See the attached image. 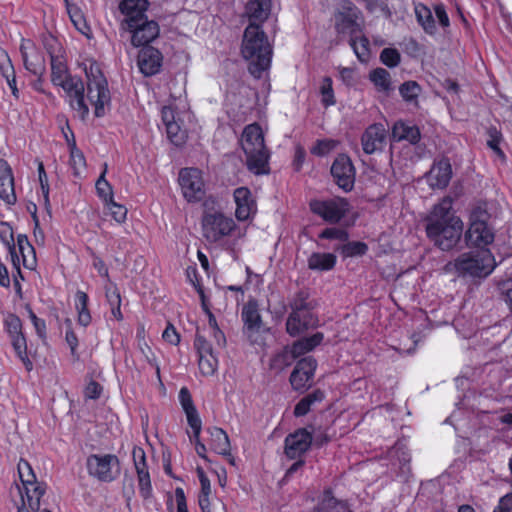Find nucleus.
Listing matches in <instances>:
<instances>
[{
    "mask_svg": "<svg viewBox=\"0 0 512 512\" xmlns=\"http://www.w3.org/2000/svg\"><path fill=\"white\" fill-rule=\"evenodd\" d=\"M463 223L452 211V200L444 198L427 219L428 238L443 251L454 248L461 239Z\"/></svg>",
    "mask_w": 512,
    "mask_h": 512,
    "instance_id": "f257e3e1",
    "label": "nucleus"
},
{
    "mask_svg": "<svg viewBox=\"0 0 512 512\" xmlns=\"http://www.w3.org/2000/svg\"><path fill=\"white\" fill-rule=\"evenodd\" d=\"M241 52L249 61L248 70L255 78H260L262 73L270 67L272 47L262 28L246 27Z\"/></svg>",
    "mask_w": 512,
    "mask_h": 512,
    "instance_id": "f03ea898",
    "label": "nucleus"
},
{
    "mask_svg": "<svg viewBox=\"0 0 512 512\" xmlns=\"http://www.w3.org/2000/svg\"><path fill=\"white\" fill-rule=\"evenodd\" d=\"M241 147L251 172L258 175L268 173L269 153L264 144L262 129L258 124L245 127L241 137Z\"/></svg>",
    "mask_w": 512,
    "mask_h": 512,
    "instance_id": "7ed1b4c3",
    "label": "nucleus"
},
{
    "mask_svg": "<svg viewBox=\"0 0 512 512\" xmlns=\"http://www.w3.org/2000/svg\"><path fill=\"white\" fill-rule=\"evenodd\" d=\"M495 267L496 263L490 250L482 249L459 255L453 262L447 263L445 269L448 272L455 270L462 277L485 278Z\"/></svg>",
    "mask_w": 512,
    "mask_h": 512,
    "instance_id": "20e7f679",
    "label": "nucleus"
},
{
    "mask_svg": "<svg viewBox=\"0 0 512 512\" xmlns=\"http://www.w3.org/2000/svg\"><path fill=\"white\" fill-rule=\"evenodd\" d=\"M490 214L482 205L475 206L470 213V226L465 234L468 245L484 248L495 239L494 228L489 224Z\"/></svg>",
    "mask_w": 512,
    "mask_h": 512,
    "instance_id": "39448f33",
    "label": "nucleus"
},
{
    "mask_svg": "<svg viewBox=\"0 0 512 512\" xmlns=\"http://www.w3.org/2000/svg\"><path fill=\"white\" fill-rule=\"evenodd\" d=\"M87 77V98L94 106V114L96 117L105 115V106L110 104V91L108 83L102 71L96 63H91L85 69Z\"/></svg>",
    "mask_w": 512,
    "mask_h": 512,
    "instance_id": "423d86ee",
    "label": "nucleus"
},
{
    "mask_svg": "<svg viewBox=\"0 0 512 512\" xmlns=\"http://www.w3.org/2000/svg\"><path fill=\"white\" fill-rule=\"evenodd\" d=\"M361 11L350 0H341L338 8L334 12L335 30L339 35L361 34Z\"/></svg>",
    "mask_w": 512,
    "mask_h": 512,
    "instance_id": "0eeeda50",
    "label": "nucleus"
},
{
    "mask_svg": "<svg viewBox=\"0 0 512 512\" xmlns=\"http://www.w3.org/2000/svg\"><path fill=\"white\" fill-rule=\"evenodd\" d=\"M86 467L89 475L101 482H112L120 475L119 459L113 454H91Z\"/></svg>",
    "mask_w": 512,
    "mask_h": 512,
    "instance_id": "6e6552de",
    "label": "nucleus"
},
{
    "mask_svg": "<svg viewBox=\"0 0 512 512\" xmlns=\"http://www.w3.org/2000/svg\"><path fill=\"white\" fill-rule=\"evenodd\" d=\"M349 206V202L341 197L310 202L311 211L331 224L338 223L344 218L349 211Z\"/></svg>",
    "mask_w": 512,
    "mask_h": 512,
    "instance_id": "1a4fd4ad",
    "label": "nucleus"
},
{
    "mask_svg": "<svg viewBox=\"0 0 512 512\" xmlns=\"http://www.w3.org/2000/svg\"><path fill=\"white\" fill-rule=\"evenodd\" d=\"M202 228L203 236L207 241L217 242L232 232L235 228V222L222 213H207L203 217Z\"/></svg>",
    "mask_w": 512,
    "mask_h": 512,
    "instance_id": "9d476101",
    "label": "nucleus"
},
{
    "mask_svg": "<svg viewBox=\"0 0 512 512\" xmlns=\"http://www.w3.org/2000/svg\"><path fill=\"white\" fill-rule=\"evenodd\" d=\"M179 184L189 202L200 201L205 195L202 172L197 168L182 169L179 173Z\"/></svg>",
    "mask_w": 512,
    "mask_h": 512,
    "instance_id": "9b49d317",
    "label": "nucleus"
},
{
    "mask_svg": "<svg viewBox=\"0 0 512 512\" xmlns=\"http://www.w3.org/2000/svg\"><path fill=\"white\" fill-rule=\"evenodd\" d=\"M309 428H311V431L308 428H299L286 436L284 440V453L289 459L301 458L311 447L314 428L312 425Z\"/></svg>",
    "mask_w": 512,
    "mask_h": 512,
    "instance_id": "f8f14e48",
    "label": "nucleus"
},
{
    "mask_svg": "<svg viewBox=\"0 0 512 512\" xmlns=\"http://www.w3.org/2000/svg\"><path fill=\"white\" fill-rule=\"evenodd\" d=\"M317 368V361L312 356L300 359L289 378L292 388L295 391L304 392L312 385V380Z\"/></svg>",
    "mask_w": 512,
    "mask_h": 512,
    "instance_id": "ddd939ff",
    "label": "nucleus"
},
{
    "mask_svg": "<svg viewBox=\"0 0 512 512\" xmlns=\"http://www.w3.org/2000/svg\"><path fill=\"white\" fill-rule=\"evenodd\" d=\"M331 175L339 188L345 192L351 191L355 183L356 170L350 157L345 154L338 155L332 163Z\"/></svg>",
    "mask_w": 512,
    "mask_h": 512,
    "instance_id": "4468645a",
    "label": "nucleus"
},
{
    "mask_svg": "<svg viewBox=\"0 0 512 512\" xmlns=\"http://www.w3.org/2000/svg\"><path fill=\"white\" fill-rule=\"evenodd\" d=\"M318 322V317L313 310L290 312L285 324L286 332L291 337H297L309 329L317 327Z\"/></svg>",
    "mask_w": 512,
    "mask_h": 512,
    "instance_id": "2eb2a0df",
    "label": "nucleus"
},
{
    "mask_svg": "<svg viewBox=\"0 0 512 512\" xmlns=\"http://www.w3.org/2000/svg\"><path fill=\"white\" fill-rule=\"evenodd\" d=\"M125 30L129 31L131 35V43L135 47H146L148 44L155 40L160 33L159 25L154 20L145 19L144 21L130 26Z\"/></svg>",
    "mask_w": 512,
    "mask_h": 512,
    "instance_id": "dca6fc26",
    "label": "nucleus"
},
{
    "mask_svg": "<svg viewBox=\"0 0 512 512\" xmlns=\"http://www.w3.org/2000/svg\"><path fill=\"white\" fill-rule=\"evenodd\" d=\"M387 138V131L383 124L374 123L369 125L361 136V145L364 153L371 155L382 151Z\"/></svg>",
    "mask_w": 512,
    "mask_h": 512,
    "instance_id": "f3484780",
    "label": "nucleus"
},
{
    "mask_svg": "<svg viewBox=\"0 0 512 512\" xmlns=\"http://www.w3.org/2000/svg\"><path fill=\"white\" fill-rule=\"evenodd\" d=\"M148 6V0H122L119 4V10L125 15V19L122 22L123 29L147 19L145 12Z\"/></svg>",
    "mask_w": 512,
    "mask_h": 512,
    "instance_id": "a211bd4d",
    "label": "nucleus"
},
{
    "mask_svg": "<svg viewBox=\"0 0 512 512\" xmlns=\"http://www.w3.org/2000/svg\"><path fill=\"white\" fill-rule=\"evenodd\" d=\"M452 177V166L448 158H441L433 164L427 174V181L433 189H444Z\"/></svg>",
    "mask_w": 512,
    "mask_h": 512,
    "instance_id": "6ab92c4d",
    "label": "nucleus"
},
{
    "mask_svg": "<svg viewBox=\"0 0 512 512\" xmlns=\"http://www.w3.org/2000/svg\"><path fill=\"white\" fill-rule=\"evenodd\" d=\"M271 0H249L245 6V16H247L249 25L255 28H261L262 24L271 14Z\"/></svg>",
    "mask_w": 512,
    "mask_h": 512,
    "instance_id": "aec40b11",
    "label": "nucleus"
},
{
    "mask_svg": "<svg viewBox=\"0 0 512 512\" xmlns=\"http://www.w3.org/2000/svg\"><path fill=\"white\" fill-rule=\"evenodd\" d=\"M137 63L145 76L155 75L162 65V54L152 46L143 47L139 51Z\"/></svg>",
    "mask_w": 512,
    "mask_h": 512,
    "instance_id": "412c9836",
    "label": "nucleus"
},
{
    "mask_svg": "<svg viewBox=\"0 0 512 512\" xmlns=\"http://www.w3.org/2000/svg\"><path fill=\"white\" fill-rule=\"evenodd\" d=\"M241 316L244 322V333L252 343H255L257 340L253 339V335L260 332L263 326L257 303L249 301L245 304L242 308Z\"/></svg>",
    "mask_w": 512,
    "mask_h": 512,
    "instance_id": "4be33fe9",
    "label": "nucleus"
},
{
    "mask_svg": "<svg viewBox=\"0 0 512 512\" xmlns=\"http://www.w3.org/2000/svg\"><path fill=\"white\" fill-rule=\"evenodd\" d=\"M0 198L8 205L17 200L12 169L4 159H0Z\"/></svg>",
    "mask_w": 512,
    "mask_h": 512,
    "instance_id": "5701e85b",
    "label": "nucleus"
},
{
    "mask_svg": "<svg viewBox=\"0 0 512 512\" xmlns=\"http://www.w3.org/2000/svg\"><path fill=\"white\" fill-rule=\"evenodd\" d=\"M391 139L395 142L407 141L415 145L420 141L421 133L416 125L399 120L392 127Z\"/></svg>",
    "mask_w": 512,
    "mask_h": 512,
    "instance_id": "b1692460",
    "label": "nucleus"
},
{
    "mask_svg": "<svg viewBox=\"0 0 512 512\" xmlns=\"http://www.w3.org/2000/svg\"><path fill=\"white\" fill-rule=\"evenodd\" d=\"M234 200L236 203L235 215L237 219L240 221L247 220L255 208L250 190L246 187L235 189Z\"/></svg>",
    "mask_w": 512,
    "mask_h": 512,
    "instance_id": "393cba45",
    "label": "nucleus"
},
{
    "mask_svg": "<svg viewBox=\"0 0 512 512\" xmlns=\"http://www.w3.org/2000/svg\"><path fill=\"white\" fill-rule=\"evenodd\" d=\"M24 494H21L23 505L21 508H25V499L28 504V510L31 511H39L40 509V500L43 495L46 493V484L43 482H33L31 485L23 486ZM20 493H22L20 491Z\"/></svg>",
    "mask_w": 512,
    "mask_h": 512,
    "instance_id": "a878e982",
    "label": "nucleus"
},
{
    "mask_svg": "<svg viewBox=\"0 0 512 512\" xmlns=\"http://www.w3.org/2000/svg\"><path fill=\"white\" fill-rule=\"evenodd\" d=\"M207 432L210 435L211 449L220 455H229L231 450L230 440L226 432L219 427H209Z\"/></svg>",
    "mask_w": 512,
    "mask_h": 512,
    "instance_id": "bb28decb",
    "label": "nucleus"
},
{
    "mask_svg": "<svg viewBox=\"0 0 512 512\" xmlns=\"http://www.w3.org/2000/svg\"><path fill=\"white\" fill-rule=\"evenodd\" d=\"M17 248L21 255L23 266L30 270L34 269L37 262L36 253L34 247L29 242L27 235L18 234L16 249Z\"/></svg>",
    "mask_w": 512,
    "mask_h": 512,
    "instance_id": "cd10ccee",
    "label": "nucleus"
},
{
    "mask_svg": "<svg viewBox=\"0 0 512 512\" xmlns=\"http://www.w3.org/2000/svg\"><path fill=\"white\" fill-rule=\"evenodd\" d=\"M324 339V334L322 332H316L315 334L309 337H303L297 341H295L292 347V353L294 355L300 357L312 350H314L317 346H319Z\"/></svg>",
    "mask_w": 512,
    "mask_h": 512,
    "instance_id": "c85d7f7f",
    "label": "nucleus"
},
{
    "mask_svg": "<svg viewBox=\"0 0 512 512\" xmlns=\"http://www.w3.org/2000/svg\"><path fill=\"white\" fill-rule=\"evenodd\" d=\"M325 398V393L320 390L316 389L313 392L307 394L305 397H303L294 407V415L296 417L305 416L308 414L312 407L317 404L321 403Z\"/></svg>",
    "mask_w": 512,
    "mask_h": 512,
    "instance_id": "c756f323",
    "label": "nucleus"
},
{
    "mask_svg": "<svg viewBox=\"0 0 512 512\" xmlns=\"http://www.w3.org/2000/svg\"><path fill=\"white\" fill-rule=\"evenodd\" d=\"M336 264V256L332 253H312L308 260L307 265L311 270L328 271L334 268Z\"/></svg>",
    "mask_w": 512,
    "mask_h": 512,
    "instance_id": "7c9ffc66",
    "label": "nucleus"
},
{
    "mask_svg": "<svg viewBox=\"0 0 512 512\" xmlns=\"http://www.w3.org/2000/svg\"><path fill=\"white\" fill-rule=\"evenodd\" d=\"M51 63V81L54 85L63 87L64 84L68 83L71 77L68 74L67 66L63 60V57H53L50 60Z\"/></svg>",
    "mask_w": 512,
    "mask_h": 512,
    "instance_id": "2f4dec72",
    "label": "nucleus"
},
{
    "mask_svg": "<svg viewBox=\"0 0 512 512\" xmlns=\"http://www.w3.org/2000/svg\"><path fill=\"white\" fill-rule=\"evenodd\" d=\"M291 312L303 311V310H314L316 302L311 299L310 293L307 289H301L297 291L288 302Z\"/></svg>",
    "mask_w": 512,
    "mask_h": 512,
    "instance_id": "473e14b6",
    "label": "nucleus"
},
{
    "mask_svg": "<svg viewBox=\"0 0 512 512\" xmlns=\"http://www.w3.org/2000/svg\"><path fill=\"white\" fill-rule=\"evenodd\" d=\"M415 15L417 22L428 34H434L436 32V25L431 10L423 5H415Z\"/></svg>",
    "mask_w": 512,
    "mask_h": 512,
    "instance_id": "72a5a7b5",
    "label": "nucleus"
},
{
    "mask_svg": "<svg viewBox=\"0 0 512 512\" xmlns=\"http://www.w3.org/2000/svg\"><path fill=\"white\" fill-rule=\"evenodd\" d=\"M88 295L83 291H77L75 294V308L78 312V323L87 327L91 323V314L88 309Z\"/></svg>",
    "mask_w": 512,
    "mask_h": 512,
    "instance_id": "f704fd0d",
    "label": "nucleus"
},
{
    "mask_svg": "<svg viewBox=\"0 0 512 512\" xmlns=\"http://www.w3.org/2000/svg\"><path fill=\"white\" fill-rule=\"evenodd\" d=\"M349 44L355 55L361 62H367L370 58L369 40L361 34L350 37Z\"/></svg>",
    "mask_w": 512,
    "mask_h": 512,
    "instance_id": "c9c22d12",
    "label": "nucleus"
},
{
    "mask_svg": "<svg viewBox=\"0 0 512 512\" xmlns=\"http://www.w3.org/2000/svg\"><path fill=\"white\" fill-rule=\"evenodd\" d=\"M335 249L339 251L344 257H356L366 254L368 246L364 242H348L347 240L346 242H344V244L336 247Z\"/></svg>",
    "mask_w": 512,
    "mask_h": 512,
    "instance_id": "e433bc0d",
    "label": "nucleus"
},
{
    "mask_svg": "<svg viewBox=\"0 0 512 512\" xmlns=\"http://www.w3.org/2000/svg\"><path fill=\"white\" fill-rule=\"evenodd\" d=\"M369 77L379 91L388 92L391 90V76L384 68L374 69Z\"/></svg>",
    "mask_w": 512,
    "mask_h": 512,
    "instance_id": "4c0bfd02",
    "label": "nucleus"
},
{
    "mask_svg": "<svg viewBox=\"0 0 512 512\" xmlns=\"http://www.w3.org/2000/svg\"><path fill=\"white\" fill-rule=\"evenodd\" d=\"M66 139L70 148V162L75 171V174L77 175L80 173V170L86 166L85 157L81 150L77 148L73 135L72 140H70L67 136Z\"/></svg>",
    "mask_w": 512,
    "mask_h": 512,
    "instance_id": "58836bf2",
    "label": "nucleus"
},
{
    "mask_svg": "<svg viewBox=\"0 0 512 512\" xmlns=\"http://www.w3.org/2000/svg\"><path fill=\"white\" fill-rule=\"evenodd\" d=\"M487 146L502 160H505V154L500 148V143L503 140L501 132L496 127H490L487 130Z\"/></svg>",
    "mask_w": 512,
    "mask_h": 512,
    "instance_id": "ea45409f",
    "label": "nucleus"
},
{
    "mask_svg": "<svg viewBox=\"0 0 512 512\" xmlns=\"http://www.w3.org/2000/svg\"><path fill=\"white\" fill-rule=\"evenodd\" d=\"M421 87L416 81H406L399 87V93L406 102L417 103Z\"/></svg>",
    "mask_w": 512,
    "mask_h": 512,
    "instance_id": "a19ab883",
    "label": "nucleus"
},
{
    "mask_svg": "<svg viewBox=\"0 0 512 512\" xmlns=\"http://www.w3.org/2000/svg\"><path fill=\"white\" fill-rule=\"evenodd\" d=\"M296 358H298V356L292 353V347L285 348L282 352L278 353L271 359L270 366L273 369L282 370L283 368L291 365Z\"/></svg>",
    "mask_w": 512,
    "mask_h": 512,
    "instance_id": "79ce46f5",
    "label": "nucleus"
},
{
    "mask_svg": "<svg viewBox=\"0 0 512 512\" xmlns=\"http://www.w3.org/2000/svg\"><path fill=\"white\" fill-rule=\"evenodd\" d=\"M21 55L23 59L24 66L26 70L30 71L36 76L42 77L45 73V65L44 61L40 58H36L35 60H31L28 57V54L24 51V46H21Z\"/></svg>",
    "mask_w": 512,
    "mask_h": 512,
    "instance_id": "37998d69",
    "label": "nucleus"
},
{
    "mask_svg": "<svg viewBox=\"0 0 512 512\" xmlns=\"http://www.w3.org/2000/svg\"><path fill=\"white\" fill-rule=\"evenodd\" d=\"M107 170V165L105 164V169L99 176L97 182H96V190L97 194L100 198L104 200L105 203H108L113 199V190L112 186L109 184V182L105 178Z\"/></svg>",
    "mask_w": 512,
    "mask_h": 512,
    "instance_id": "c03bdc74",
    "label": "nucleus"
},
{
    "mask_svg": "<svg viewBox=\"0 0 512 512\" xmlns=\"http://www.w3.org/2000/svg\"><path fill=\"white\" fill-rule=\"evenodd\" d=\"M317 512H350V510L345 502L327 495Z\"/></svg>",
    "mask_w": 512,
    "mask_h": 512,
    "instance_id": "a18cd8bd",
    "label": "nucleus"
},
{
    "mask_svg": "<svg viewBox=\"0 0 512 512\" xmlns=\"http://www.w3.org/2000/svg\"><path fill=\"white\" fill-rule=\"evenodd\" d=\"M200 372L205 376L213 375L218 367V360L215 355L208 354L199 356L198 360Z\"/></svg>",
    "mask_w": 512,
    "mask_h": 512,
    "instance_id": "49530a36",
    "label": "nucleus"
},
{
    "mask_svg": "<svg viewBox=\"0 0 512 512\" xmlns=\"http://www.w3.org/2000/svg\"><path fill=\"white\" fill-rule=\"evenodd\" d=\"M17 468L23 486L31 485L37 481L31 465L26 460L20 459Z\"/></svg>",
    "mask_w": 512,
    "mask_h": 512,
    "instance_id": "de8ad7c7",
    "label": "nucleus"
},
{
    "mask_svg": "<svg viewBox=\"0 0 512 512\" xmlns=\"http://www.w3.org/2000/svg\"><path fill=\"white\" fill-rule=\"evenodd\" d=\"M320 93L322 95V104L325 107L332 106L336 103L332 87V79L330 77L323 78L320 86Z\"/></svg>",
    "mask_w": 512,
    "mask_h": 512,
    "instance_id": "09e8293b",
    "label": "nucleus"
},
{
    "mask_svg": "<svg viewBox=\"0 0 512 512\" xmlns=\"http://www.w3.org/2000/svg\"><path fill=\"white\" fill-rule=\"evenodd\" d=\"M138 478L139 492L144 499H148L152 495L151 479L148 469L136 472Z\"/></svg>",
    "mask_w": 512,
    "mask_h": 512,
    "instance_id": "8fccbe9b",
    "label": "nucleus"
},
{
    "mask_svg": "<svg viewBox=\"0 0 512 512\" xmlns=\"http://www.w3.org/2000/svg\"><path fill=\"white\" fill-rule=\"evenodd\" d=\"M14 350L18 357L27 365H31L27 357V344L23 333L10 337Z\"/></svg>",
    "mask_w": 512,
    "mask_h": 512,
    "instance_id": "3c124183",
    "label": "nucleus"
},
{
    "mask_svg": "<svg viewBox=\"0 0 512 512\" xmlns=\"http://www.w3.org/2000/svg\"><path fill=\"white\" fill-rule=\"evenodd\" d=\"M62 88L70 97V100L84 96L85 88L80 78L74 77L73 79H70V81L64 84Z\"/></svg>",
    "mask_w": 512,
    "mask_h": 512,
    "instance_id": "603ef678",
    "label": "nucleus"
},
{
    "mask_svg": "<svg viewBox=\"0 0 512 512\" xmlns=\"http://www.w3.org/2000/svg\"><path fill=\"white\" fill-rule=\"evenodd\" d=\"M42 43L46 50V52L50 56V60L53 59V57H62L60 55L61 52V44L58 41L56 37H54L52 34H45L42 37Z\"/></svg>",
    "mask_w": 512,
    "mask_h": 512,
    "instance_id": "864d4df0",
    "label": "nucleus"
},
{
    "mask_svg": "<svg viewBox=\"0 0 512 512\" xmlns=\"http://www.w3.org/2000/svg\"><path fill=\"white\" fill-rule=\"evenodd\" d=\"M166 132L170 141L176 146H180L185 142L186 132L181 129L176 121L166 126Z\"/></svg>",
    "mask_w": 512,
    "mask_h": 512,
    "instance_id": "5fc2aeb1",
    "label": "nucleus"
},
{
    "mask_svg": "<svg viewBox=\"0 0 512 512\" xmlns=\"http://www.w3.org/2000/svg\"><path fill=\"white\" fill-rule=\"evenodd\" d=\"M0 240L8 250L16 247L13 229L8 222L0 221Z\"/></svg>",
    "mask_w": 512,
    "mask_h": 512,
    "instance_id": "6e6d98bb",
    "label": "nucleus"
},
{
    "mask_svg": "<svg viewBox=\"0 0 512 512\" xmlns=\"http://www.w3.org/2000/svg\"><path fill=\"white\" fill-rule=\"evenodd\" d=\"M321 239L338 240L340 242H346L349 238V234L345 229L331 227L324 229L320 234Z\"/></svg>",
    "mask_w": 512,
    "mask_h": 512,
    "instance_id": "4d7b16f0",
    "label": "nucleus"
},
{
    "mask_svg": "<svg viewBox=\"0 0 512 512\" xmlns=\"http://www.w3.org/2000/svg\"><path fill=\"white\" fill-rule=\"evenodd\" d=\"M401 55L395 48H385L380 53L381 62L388 67H396L400 63Z\"/></svg>",
    "mask_w": 512,
    "mask_h": 512,
    "instance_id": "13d9d810",
    "label": "nucleus"
},
{
    "mask_svg": "<svg viewBox=\"0 0 512 512\" xmlns=\"http://www.w3.org/2000/svg\"><path fill=\"white\" fill-rule=\"evenodd\" d=\"M200 481L201 491L198 496V503L201 510H205L209 504V495L211 493V484L208 477H202Z\"/></svg>",
    "mask_w": 512,
    "mask_h": 512,
    "instance_id": "bf43d9fd",
    "label": "nucleus"
},
{
    "mask_svg": "<svg viewBox=\"0 0 512 512\" xmlns=\"http://www.w3.org/2000/svg\"><path fill=\"white\" fill-rule=\"evenodd\" d=\"M4 324L10 337L23 333L22 322L20 318L15 314H9L6 317Z\"/></svg>",
    "mask_w": 512,
    "mask_h": 512,
    "instance_id": "052dcab7",
    "label": "nucleus"
},
{
    "mask_svg": "<svg viewBox=\"0 0 512 512\" xmlns=\"http://www.w3.org/2000/svg\"><path fill=\"white\" fill-rule=\"evenodd\" d=\"M108 209L111 212L112 217L115 219L116 222L122 223L125 221L127 216V208L123 205L117 204L112 199L108 203H106Z\"/></svg>",
    "mask_w": 512,
    "mask_h": 512,
    "instance_id": "680f3d73",
    "label": "nucleus"
},
{
    "mask_svg": "<svg viewBox=\"0 0 512 512\" xmlns=\"http://www.w3.org/2000/svg\"><path fill=\"white\" fill-rule=\"evenodd\" d=\"M0 72L5 79L12 77L13 74H15L14 67L8 54L2 49H0Z\"/></svg>",
    "mask_w": 512,
    "mask_h": 512,
    "instance_id": "e2e57ef3",
    "label": "nucleus"
},
{
    "mask_svg": "<svg viewBox=\"0 0 512 512\" xmlns=\"http://www.w3.org/2000/svg\"><path fill=\"white\" fill-rule=\"evenodd\" d=\"M335 147L332 140H318L311 148V153L317 156H324L328 154Z\"/></svg>",
    "mask_w": 512,
    "mask_h": 512,
    "instance_id": "0e129e2a",
    "label": "nucleus"
},
{
    "mask_svg": "<svg viewBox=\"0 0 512 512\" xmlns=\"http://www.w3.org/2000/svg\"><path fill=\"white\" fill-rule=\"evenodd\" d=\"M194 347L197 350L199 356L213 353L212 346L210 345V343L205 339L204 336L198 333L195 336Z\"/></svg>",
    "mask_w": 512,
    "mask_h": 512,
    "instance_id": "69168bd1",
    "label": "nucleus"
},
{
    "mask_svg": "<svg viewBox=\"0 0 512 512\" xmlns=\"http://www.w3.org/2000/svg\"><path fill=\"white\" fill-rule=\"evenodd\" d=\"M102 391L103 387L98 382L91 380L84 389V396L87 399L96 400L101 396Z\"/></svg>",
    "mask_w": 512,
    "mask_h": 512,
    "instance_id": "338daca9",
    "label": "nucleus"
},
{
    "mask_svg": "<svg viewBox=\"0 0 512 512\" xmlns=\"http://www.w3.org/2000/svg\"><path fill=\"white\" fill-rule=\"evenodd\" d=\"M187 422L189 426L191 427L193 432H201L202 429V421L200 419V416L198 414L197 409H192L185 411Z\"/></svg>",
    "mask_w": 512,
    "mask_h": 512,
    "instance_id": "774afa93",
    "label": "nucleus"
}]
</instances>
